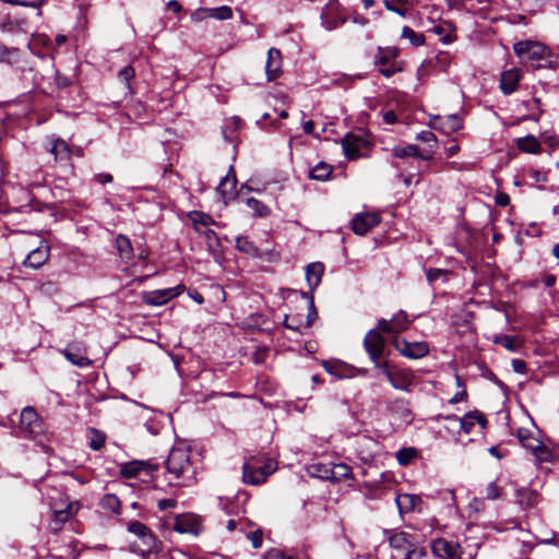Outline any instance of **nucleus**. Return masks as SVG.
Returning a JSON list of instances; mask_svg holds the SVG:
<instances>
[{
	"label": "nucleus",
	"mask_w": 559,
	"mask_h": 559,
	"mask_svg": "<svg viewBox=\"0 0 559 559\" xmlns=\"http://www.w3.org/2000/svg\"><path fill=\"white\" fill-rule=\"evenodd\" d=\"M165 465L167 480L170 486H191L197 481L189 448L185 445L174 447Z\"/></svg>",
	"instance_id": "obj_1"
},
{
	"label": "nucleus",
	"mask_w": 559,
	"mask_h": 559,
	"mask_svg": "<svg viewBox=\"0 0 559 559\" xmlns=\"http://www.w3.org/2000/svg\"><path fill=\"white\" fill-rule=\"evenodd\" d=\"M514 53L521 62L534 68L546 67L550 63L551 52L548 47L536 40H520L513 45Z\"/></svg>",
	"instance_id": "obj_2"
},
{
	"label": "nucleus",
	"mask_w": 559,
	"mask_h": 559,
	"mask_svg": "<svg viewBox=\"0 0 559 559\" xmlns=\"http://www.w3.org/2000/svg\"><path fill=\"white\" fill-rule=\"evenodd\" d=\"M128 532L139 538V543L132 545L133 551L141 556L148 555L156 550L157 540L152 531L142 522L132 521L128 524Z\"/></svg>",
	"instance_id": "obj_3"
},
{
	"label": "nucleus",
	"mask_w": 559,
	"mask_h": 559,
	"mask_svg": "<svg viewBox=\"0 0 559 559\" xmlns=\"http://www.w3.org/2000/svg\"><path fill=\"white\" fill-rule=\"evenodd\" d=\"M341 143L348 159L367 157L371 146L368 135L364 132L348 133L342 139Z\"/></svg>",
	"instance_id": "obj_4"
},
{
	"label": "nucleus",
	"mask_w": 559,
	"mask_h": 559,
	"mask_svg": "<svg viewBox=\"0 0 559 559\" xmlns=\"http://www.w3.org/2000/svg\"><path fill=\"white\" fill-rule=\"evenodd\" d=\"M399 49L396 47H379L376 55L374 63L378 71L385 78H391L395 73L402 71V67L396 61Z\"/></svg>",
	"instance_id": "obj_5"
},
{
	"label": "nucleus",
	"mask_w": 559,
	"mask_h": 559,
	"mask_svg": "<svg viewBox=\"0 0 559 559\" xmlns=\"http://www.w3.org/2000/svg\"><path fill=\"white\" fill-rule=\"evenodd\" d=\"M345 9L337 0H330L321 11L322 26L328 31H333L347 21Z\"/></svg>",
	"instance_id": "obj_6"
},
{
	"label": "nucleus",
	"mask_w": 559,
	"mask_h": 559,
	"mask_svg": "<svg viewBox=\"0 0 559 559\" xmlns=\"http://www.w3.org/2000/svg\"><path fill=\"white\" fill-rule=\"evenodd\" d=\"M302 297L309 299L308 314L306 317H304L301 314H286L285 320H284V324L287 329H290V330H294V331H297L300 333L305 329L310 328L314 318L317 317V310H316L314 302H313V296L309 295L308 293H302Z\"/></svg>",
	"instance_id": "obj_7"
},
{
	"label": "nucleus",
	"mask_w": 559,
	"mask_h": 559,
	"mask_svg": "<svg viewBox=\"0 0 559 559\" xmlns=\"http://www.w3.org/2000/svg\"><path fill=\"white\" fill-rule=\"evenodd\" d=\"M389 544L394 559H404L417 545L415 538L406 532L391 534Z\"/></svg>",
	"instance_id": "obj_8"
},
{
	"label": "nucleus",
	"mask_w": 559,
	"mask_h": 559,
	"mask_svg": "<svg viewBox=\"0 0 559 559\" xmlns=\"http://www.w3.org/2000/svg\"><path fill=\"white\" fill-rule=\"evenodd\" d=\"M393 345L403 356L418 359L426 356L429 352V346L426 342H407L404 338L395 337Z\"/></svg>",
	"instance_id": "obj_9"
},
{
	"label": "nucleus",
	"mask_w": 559,
	"mask_h": 559,
	"mask_svg": "<svg viewBox=\"0 0 559 559\" xmlns=\"http://www.w3.org/2000/svg\"><path fill=\"white\" fill-rule=\"evenodd\" d=\"M431 551L437 559H461V547L457 543L438 538L431 544Z\"/></svg>",
	"instance_id": "obj_10"
},
{
	"label": "nucleus",
	"mask_w": 559,
	"mask_h": 559,
	"mask_svg": "<svg viewBox=\"0 0 559 559\" xmlns=\"http://www.w3.org/2000/svg\"><path fill=\"white\" fill-rule=\"evenodd\" d=\"M377 212H361L354 215L350 221L352 230L357 235H365L380 223Z\"/></svg>",
	"instance_id": "obj_11"
},
{
	"label": "nucleus",
	"mask_w": 559,
	"mask_h": 559,
	"mask_svg": "<svg viewBox=\"0 0 559 559\" xmlns=\"http://www.w3.org/2000/svg\"><path fill=\"white\" fill-rule=\"evenodd\" d=\"M380 332L379 330H370L364 338V347L372 362H377L384 350L385 340Z\"/></svg>",
	"instance_id": "obj_12"
},
{
	"label": "nucleus",
	"mask_w": 559,
	"mask_h": 559,
	"mask_svg": "<svg viewBox=\"0 0 559 559\" xmlns=\"http://www.w3.org/2000/svg\"><path fill=\"white\" fill-rule=\"evenodd\" d=\"M259 467V476H252L254 472L251 468V463H245L242 467V478L243 481L251 485H260L265 481L267 476H270L276 469V463L273 460H267V462L263 466Z\"/></svg>",
	"instance_id": "obj_13"
},
{
	"label": "nucleus",
	"mask_w": 559,
	"mask_h": 559,
	"mask_svg": "<svg viewBox=\"0 0 559 559\" xmlns=\"http://www.w3.org/2000/svg\"><path fill=\"white\" fill-rule=\"evenodd\" d=\"M409 320L404 311L396 313L392 320L381 319L377 323V329L386 334H399L408 329Z\"/></svg>",
	"instance_id": "obj_14"
},
{
	"label": "nucleus",
	"mask_w": 559,
	"mask_h": 559,
	"mask_svg": "<svg viewBox=\"0 0 559 559\" xmlns=\"http://www.w3.org/2000/svg\"><path fill=\"white\" fill-rule=\"evenodd\" d=\"M182 290L183 286L179 285L171 288L148 292L143 295V301L150 306H162L171 298L180 295Z\"/></svg>",
	"instance_id": "obj_15"
},
{
	"label": "nucleus",
	"mask_w": 559,
	"mask_h": 559,
	"mask_svg": "<svg viewBox=\"0 0 559 559\" xmlns=\"http://www.w3.org/2000/svg\"><path fill=\"white\" fill-rule=\"evenodd\" d=\"M79 511V503L71 502L64 509L53 510V515L50 521V531L52 533H58L61 531L63 525L73 518Z\"/></svg>",
	"instance_id": "obj_16"
},
{
	"label": "nucleus",
	"mask_w": 559,
	"mask_h": 559,
	"mask_svg": "<svg viewBox=\"0 0 559 559\" xmlns=\"http://www.w3.org/2000/svg\"><path fill=\"white\" fill-rule=\"evenodd\" d=\"M118 252L126 265L132 267L143 264L148 255L147 250L143 247H136V252L134 251V247H118Z\"/></svg>",
	"instance_id": "obj_17"
},
{
	"label": "nucleus",
	"mask_w": 559,
	"mask_h": 559,
	"mask_svg": "<svg viewBox=\"0 0 559 559\" xmlns=\"http://www.w3.org/2000/svg\"><path fill=\"white\" fill-rule=\"evenodd\" d=\"M523 76L522 70L519 68H511L506 70L500 75V90L504 95L514 93Z\"/></svg>",
	"instance_id": "obj_18"
},
{
	"label": "nucleus",
	"mask_w": 559,
	"mask_h": 559,
	"mask_svg": "<svg viewBox=\"0 0 559 559\" xmlns=\"http://www.w3.org/2000/svg\"><path fill=\"white\" fill-rule=\"evenodd\" d=\"M200 521L193 514L177 515L174 530L180 534L198 535L200 533Z\"/></svg>",
	"instance_id": "obj_19"
},
{
	"label": "nucleus",
	"mask_w": 559,
	"mask_h": 559,
	"mask_svg": "<svg viewBox=\"0 0 559 559\" xmlns=\"http://www.w3.org/2000/svg\"><path fill=\"white\" fill-rule=\"evenodd\" d=\"M40 427L38 415L33 407H25L20 415V429L27 433L34 435Z\"/></svg>",
	"instance_id": "obj_20"
},
{
	"label": "nucleus",
	"mask_w": 559,
	"mask_h": 559,
	"mask_svg": "<svg viewBox=\"0 0 559 559\" xmlns=\"http://www.w3.org/2000/svg\"><path fill=\"white\" fill-rule=\"evenodd\" d=\"M265 73L269 81L277 79L282 73V53L276 48H270L267 51Z\"/></svg>",
	"instance_id": "obj_21"
},
{
	"label": "nucleus",
	"mask_w": 559,
	"mask_h": 559,
	"mask_svg": "<svg viewBox=\"0 0 559 559\" xmlns=\"http://www.w3.org/2000/svg\"><path fill=\"white\" fill-rule=\"evenodd\" d=\"M388 380L394 389L408 391L413 384V374L409 370L396 369L391 374H388Z\"/></svg>",
	"instance_id": "obj_22"
},
{
	"label": "nucleus",
	"mask_w": 559,
	"mask_h": 559,
	"mask_svg": "<svg viewBox=\"0 0 559 559\" xmlns=\"http://www.w3.org/2000/svg\"><path fill=\"white\" fill-rule=\"evenodd\" d=\"M448 419H451V417H448ZM452 419L457 420L460 423L461 429L466 435L472 432V429L476 423L479 424L481 426V428H485L486 424H487L485 416L477 411L471 412V413L464 415L462 418H457V417L453 416Z\"/></svg>",
	"instance_id": "obj_23"
},
{
	"label": "nucleus",
	"mask_w": 559,
	"mask_h": 559,
	"mask_svg": "<svg viewBox=\"0 0 559 559\" xmlns=\"http://www.w3.org/2000/svg\"><path fill=\"white\" fill-rule=\"evenodd\" d=\"M49 248L50 247H36L26 254L25 259L23 260V264L31 269L40 267L47 262L49 258Z\"/></svg>",
	"instance_id": "obj_24"
},
{
	"label": "nucleus",
	"mask_w": 559,
	"mask_h": 559,
	"mask_svg": "<svg viewBox=\"0 0 559 559\" xmlns=\"http://www.w3.org/2000/svg\"><path fill=\"white\" fill-rule=\"evenodd\" d=\"M395 502L401 513H408L418 509L423 500L417 495L400 493L396 496Z\"/></svg>",
	"instance_id": "obj_25"
},
{
	"label": "nucleus",
	"mask_w": 559,
	"mask_h": 559,
	"mask_svg": "<svg viewBox=\"0 0 559 559\" xmlns=\"http://www.w3.org/2000/svg\"><path fill=\"white\" fill-rule=\"evenodd\" d=\"M156 466L151 465L144 461H133L121 465L120 473L124 478H133L141 472L155 471Z\"/></svg>",
	"instance_id": "obj_26"
},
{
	"label": "nucleus",
	"mask_w": 559,
	"mask_h": 559,
	"mask_svg": "<svg viewBox=\"0 0 559 559\" xmlns=\"http://www.w3.org/2000/svg\"><path fill=\"white\" fill-rule=\"evenodd\" d=\"M430 126L439 129L444 133L455 132L462 128L461 119L456 115H449L444 121L440 117H436L430 121Z\"/></svg>",
	"instance_id": "obj_27"
},
{
	"label": "nucleus",
	"mask_w": 559,
	"mask_h": 559,
	"mask_svg": "<svg viewBox=\"0 0 559 559\" xmlns=\"http://www.w3.org/2000/svg\"><path fill=\"white\" fill-rule=\"evenodd\" d=\"M515 502L523 510L532 509L537 504L538 496L535 490L528 488H520L515 491Z\"/></svg>",
	"instance_id": "obj_28"
},
{
	"label": "nucleus",
	"mask_w": 559,
	"mask_h": 559,
	"mask_svg": "<svg viewBox=\"0 0 559 559\" xmlns=\"http://www.w3.org/2000/svg\"><path fill=\"white\" fill-rule=\"evenodd\" d=\"M324 265L321 262L309 263L306 269V280L310 289L317 288L322 280Z\"/></svg>",
	"instance_id": "obj_29"
},
{
	"label": "nucleus",
	"mask_w": 559,
	"mask_h": 559,
	"mask_svg": "<svg viewBox=\"0 0 559 559\" xmlns=\"http://www.w3.org/2000/svg\"><path fill=\"white\" fill-rule=\"evenodd\" d=\"M389 409L392 414L399 416L405 423L412 420V413L409 403L404 399H396L389 404Z\"/></svg>",
	"instance_id": "obj_30"
},
{
	"label": "nucleus",
	"mask_w": 559,
	"mask_h": 559,
	"mask_svg": "<svg viewBox=\"0 0 559 559\" xmlns=\"http://www.w3.org/2000/svg\"><path fill=\"white\" fill-rule=\"evenodd\" d=\"M432 32L440 36V40L445 45L451 44L456 39L455 27L450 22L435 25L432 27Z\"/></svg>",
	"instance_id": "obj_31"
},
{
	"label": "nucleus",
	"mask_w": 559,
	"mask_h": 559,
	"mask_svg": "<svg viewBox=\"0 0 559 559\" xmlns=\"http://www.w3.org/2000/svg\"><path fill=\"white\" fill-rule=\"evenodd\" d=\"M245 253L250 254L251 257L260 258L261 260L274 262L280 259V253L275 250H264L261 251L259 247H238Z\"/></svg>",
	"instance_id": "obj_32"
},
{
	"label": "nucleus",
	"mask_w": 559,
	"mask_h": 559,
	"mask_svg": "<svg viewBox=\"0 0 559 559\" xmlns=\"http://www.w3.org/2000/svg\"><path fill=\"white\" fill-rule=\"evenodd\" d=\"M343 479H353L352 468L347 464H334L330 467V480L341 481Z\"/></svg>",
	"instance_id": "obj_33"
},
{
	"label": "nucleus",
	"mask_w": 559,
	"mask_h": 559,
	"mask_svg": "<svg viewBox=\"0 0 559 559\" xmlns=\"http://www.w3.org/2000/svg\"><path fill=\"white\" fill-rule=\"evenodd\" d=\"M333 167L324 162L318 163L309 171V178L318 181H324L330 178Z\"/></svg>",
	"instance_id": "obj_34"
},
{
	"label": "nucleus",
	"mask_w": 559,
	"mask_h": 559,
	"mask_svg": "<svg viewBox=\"0 0 559 559\" xmlns=\"http://www.w3.org/2000/svg\"><path fill=\"white\" fill-rule=\"evenodd\" d=\"M518 147L525 153L535 154L540 151V143L534 135H526L518 139Z\"/></svg>",
	"instance_id": "obj_35"
},
{
	"label": "nucleus",
	"mask_w": 559,
	"mask_h": 559,
	"mask_svg": "<svg viewBox=\"0 0 559 559\" xmlns=\"http://www.w3.org/2000/svg\"><path fill=\"white\" fill-rule=\"evenodd\" d=\"M189 218L198 234L201 233L202 229H206V227L212 224L211 216L198 211L190 212Z\"/></svg>",
	"instance_id": "obj_36"
},
{
	"label": "nucleus",
	"mask_w": 559,
	"mask_h": 559,
	"mask_svg": "<svg viewBox=\"0 0 559 559\" xmlns=\"http://www.w3.org/2000/svg\"><path fill=\"white\" fill-rule=\"evenodd\" d=\"M518 438L520 443L527 450H533L538 447V442L540 441L537 439L532 431L525 428H520L518 430Z\"/></svg>",
	"instance_id": "obj_37"
},
{
	"label": "nucleus",
	"mask_w": 559,
	"mask_h": 559,
	"mask_svg": "<svg viewBox=\"0 0 559 559\" xmlns=\"http://www.w3.org/2000/svg\"><path fill=\"white\" fill-rule=\"evenodd\" d=\"M401 37L404 38V39L409 40L411 45L414 46V47L423 46L425 44V40H426L424 34L415 32L409 26H404L402 28Z\"/></svg>",
	"instance_id": "obj_38"
},
{
	"label": "nucleus",
	"mask_w": 559,
	"mask_h": 559,
	"mask_svg": "<svg viewBox=\"0 0 559 559\" xmlns=\"http://www.w3.org/2000/svg\"><path fill=\"white\" fill-rule=\"evenodd\" d=\"M236 188V177H230L227 174L224 178L221 179L219 185L216 188L217 193H219L223 198H226L228 194L233 192Z\"/></svg>",
	"instance_id": "obj_39"
},
{
	"label": "nucleus",
	"mask_w": 559,
	"mask_h": 559,
	"mask_svg": "<svg viewBox=\"0 0 559 559\" xmlns=\"http://www.w3.org/2000/svg\"><path fill=\"white\" fill-rule=\"evenodd\" d=\"M20 59V50L17 48H8L0 43V62L16 63Z\"/></svg>",
	"instance_id": "obj_40"
},
{
	"label": "nucleus",
	"mask_w": 559,
	"mask_h": 559,
	"mask_svg": "<svg viewBox=\"0 0 559 559\" xmlns=\"http://www.w3.org/2000/svg\"><path fill=\"white\" fill-rule=\"evenodd\" d=\"M90 448L94 451L100 450L106 441V435L95 428H90Z\"/></svg>",
	"instance_id": "obj_41"
},
{
	"label": "nucleus",
	"mask_w": 559,
	"mask_h": 559,
	"mask_svg": "<svg viewBox=\"0 0 559 559\" xmlns=\"http://www.w3.org/2000/svg\"><path fill=\"white\" fill-rule=\"evenodd\" d=\"M492 341H493L495 344L501 345V346H503L506 349H508L510 352L518 350V348L520 346V344L516 341V338L513 337V336H509V335H503V334L495 335Z\"/></svg>",
	"instance_id": "obj_42"
},
{
	"label": "nucleus",
	"mask_w": 559,
	"mask_h": 559,
	"mask_svg": "<svg viewBox=\"0 0 559 559\" xmlns=\"http://www.w3.org/2000/svg\"><path fill=\"white\" fill-rule=\"evenodd\" d=\"M384 7L401 16L407 13V0H383Z\"/></svg>",
	"instance_id": "obj_43"
},
{
	"label": "nucleus",
	"mask_w": 559,
	"mask_h": 559,
	"mask_svg": "<svg viewBox=\"0 0 559 559\" xmlns=\"http://www.w3.org/2000/svg\"><path fill=\"white\" fill-rule=\"evenodd\" d=\"M210 17L218 21H226L233 17V10L228 5H222L218 8H209Z\"/></svg>",
	"instance_id": "obj_44"
},
{
	"label": "nucleus",
	"mask_w": 559,
	"mask_h": 559,
	"mask_svg": "<svg viewBox=\"0 0 559 559\" xmlns=\"http://www.w3.org/2000/svg\"><path fill=\"white\" fill-rule=\"evenodd\" d=\"M531 452L539 462H550L554 459L552 451L542 441H539L538 447H536V449L531 450Z\"/></svg>",
	"instance_id": "obj_45"
},
{
	"label": "nucleus",
	"mask_w": 559,
	"mask_h": 559,
	"mask_svg": "<svg viewBox=\"0 0 559 559\" xmlns=\"http://www.w3.org/2000/svg\"><path fill=\"white\" fill-rule=\"evenodd\" d=\"M63 354L66 358L75 366L86 367L91 364L87 357L82 354L74 353L71 348H66Z\"/></svg>",
	"instance_id": "obj_46"
},
{
	"label": "nucleus",
	"mask_w": 559,
	"mask_h": 559,
	"mask_svg": "<svg viewBox=\"0 0 559 559\" xmlns=\"http://www.w3.org/2000/svg\"><path fill=\"white\" fill-rule=\"evenodd\" d=\"M102 507L114 513L120 512V501L116 495L107 493L102 499Z\"/></svg>",
	"instance_id": "obj_47"
},
{
	"label": "nucleus",
	"mask_w": 559,
	"mask_h": 559,
	"mask_svg": "<svg viewBox=\"0 0 559 559\" xmlns=\"http://www.w3.org/2000/svg\"><path fill=\"white\" fill-rule=\"evenodd\" d=\"M393 154L399 158H404L407 156H419V150L416 145L409 144L406 146H395L393 148Z\"/></svg>",
	"instance_id": "obj_48"
},
{
	"label": "nucleus",
	"mask_w": 559,
	"mask_h": 559,
	"mask_svg": "<svg viewBox=\"0 0 559 559\" xmlns=\"http://www.w3.org/2000/svg\"><path fill=\"white\" fill-rule=\"evenodd\" d=\"M417 451L414 448H404L396 453V460L401 465L409 464L416 456Z\"/></svg>",
	"instance_id": "obj_49"
},
{
	"label": "nucleus",
	"mask_w": 559,
	"mask_h": 559,
	"mask_svg": "<svg viewBox=\"0 0 559 559\" xmlns=\"http://www.w3.org/2000/svg\"><path fill=\"white\" fill-rule=\"evenodd\" d=\"M308 471H309V474L312 476H316V477H319L322 479H330V467H328L323 464H320V463L311 464L309 466Z\"/></svg>",
	"instance_id": "obj_50"
},
{
	"label": "nucleus",
	"mask_w": 559,
	"mask_h": 559,
	"mask_svg": "<svg viewBox=\"0 0 559 559\" xmlns=\"http://www.w3.org/2000/svg\"><path fill=\"white\" fill-rule=\"evenodd\" d=\"M247 205L259 216H266L270 212V209L265 204L254 198H249Z\"/></svg>",
	"instance_id": "obj_51"
},
{
	"label": "nucleus",
	"mask_w": 559,
	"mask_h": 559,
	"mask_svg": "<svg viewBox=\"0 0 559 559\" xmlns=\"http://www.w3.org/2000/svg\"><path fill=\"white\" fill-rule=\"evenodd\" d=\"M435 61V67L441 71H444L451 63V56L447 51H440L436 55Z\"/></svg>",
	"instance_id": "obj_52"
},
{
	"label": "nucleus",
	"mask_w": 559,
	"mask_h": 559,
	"mask_svg": "<svg viewBox=\"0 0 559 559\" xmlns=\"http://www.w3.org/2000/svg\"><path fill=\"white\" fill-rule=\"evenodd\" d=\"M38 290L41 295L51 297L59 293V287L55 282H46L39 285Z\"/></svg>",
	"instance_id": "obj_53"
},
{
	"label": "nucleus",
	"mask_w": 559,
	"mask_h": 559,
	"mask_svg": "<svg viewBox=\"0 0 559 559\" xmlns=\"http://www.w3.org/2000/svg\"><path fill=\"white\" fill-rule=\"evenodd\" d=\"M418 141L428 143L430 148H435L437 144V136L430 130H424L416 135Z\"/></svg>",
	"instance_id": "obj_54"
},
{
	"label": "nucleus",
	"mask_w": 559,
	"mask_h": 559,
	"mask_svg": "<svg viewBox=\"0 0 559 559\" xmlns=\"http://www.w3.org/2000/svg\"><path fill=\"white\" fill-rule=\"evenodd\" d=\"M456 384L459 388H461V390L457 391L454 394V396L450 400L451 404L460 403V402L464 401L467 396L465 384L463 383V381L461 380V378L459 376H456Z\"/></svg>",
	"instance_id": "obj_55"
},
{
	"label": "nucleus",
	"mask_w": 559,
	"mask_h": 559,
	"mask_svg": "<svg viewBox=\"0 0 559 559\" xmlns=\"http://www.w3.org/2000/svg\"><path fill=\"white\" fill-rule=\"evenodd\" d=\"M502 489L495 483L491 481L486 487V498L489 500H496L501 496Z\"/></svg>",
	"instance_id": "obj_56"
},
{
	"label": "nucleus",
	"mask_w": 559,
	"mask_h": 559,
	"mask_svg": "<svg viewBox=\"0 0 559 559\" xmlns=\"http://www.w3.org/2000/svg\"><path fill=\"white\" fill-rule=\"evenodd\" d=\"M247 537L251 542L252 547L254 549H259L262 546V542H263V532H262V530L258 528L254 532L248 533Z\"/></svg>",
	"instance_id": "obj_57"
},
{
	"label": "nucleus",
	"mask_w": 559,
	"mask_h": 559,
	"mask_svg": "<svg viewBox=\"0 0 559 559\" xmlns=\"http://www.w3.org/2000/svg\"><path fill=\"white\" fill-rule=\"evenodd\" d=\"M199 234L204 237L206 245H216L219 242L217 235L210 228V226H207L206 229H202Z\"/></svg>",
	"instance_id": "obj_58"
},
{
	"label": "nucleus",
	"mask_w": 559,
	"mask_h": 559,
	"mask_svg": "<svg viewBox=\"0 0 559 559\" xmlns=\"http://www.w3.org/2000/svg\"><path fill=\"white\" fill-rule=\"evenodd\" d=\"M134 69L131 66H127L119 71L118 76L129 86V83L134 78Z\"/></svg>",
	"instance_id": "obj_59"
},
{
	"label": "nucleus",
	"mask_w": 559,
	"mask_h": 559,
	"mask_svg": "<svg viewBox=\"0 0 559 559\" xmlns=\"http://www.w3.org/2000/svg\"><path fill=\"white\" fill-rule=\"evenodd\" d=\"M404 559H429V557L425 548L416 545Z\"/></svg>",
	"instance_id": "obj_60"
},
{
	"label": "nucleus",
	"mask_w": 559,
	"mask_h": 559,
	"mask_svg": "<svg viewBox=\"0 0 559 559\" xmlns=\"http://www.w3.org/2000/svg\"><path fill=\"white\" fill-rule=\"evenodd\" d=\"M190 17L193 22H201V21L210 17L209 8H199L197 10H194L191 13Z\"/></svg>",
	"instance_id": "obj_61"
},
{
	"label": "nucleus",
	"mask_w": 559,
	"mask_h": 559,
	"mask_svg": "<svg viewBox=\"0 0 559 559\" xmlns=\"http://www.w3.org/2000/svg\"><path fill=\"white\" fill-rule=\"evenodd\" d=\"M51 153L55 155V157H58V155L61 153H64L66 155H68L67 144L61 140L55 141L51 146Z\"/></svg>",
	"instance_id": "obj_62"
},
{
	"label": "nucleus",
	"mask_w": 559,
	"mask_h": 559,
	"mask_svg": "<svg viewBox=\"0 0 559 559\" xmlns=\"http://www.w3.org/2000/svg\"><path fill=\"white\" fill-rule=\"evenodd\" d=\"M512 368L516 373H525L526 372V362L522 359H513Z\"/></svg>",
	"instance_id": "obj_63"
},
{
	"label": "nucleus",
	"mask_w": 559,
	"mask_h": 559,
	"mask_svg": "<svg viewBox=\"0 0 559 559\" xmlns=\"http://www.w3.org/2000/svg\"><path fill=\"white\" fill-rule=\"evenodd\" d=\"M264 559H290L286 558L282 551L277 549H271L264 555Z\"/></svg>",
	"instance_id": "obj_64"
}]
</instances>
